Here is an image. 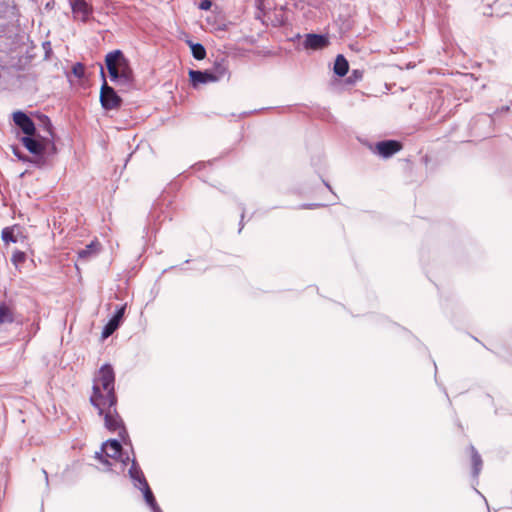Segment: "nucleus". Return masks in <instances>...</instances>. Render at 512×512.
I'll return each mask as SVG.
<instances>
[{
    "mask_svg": "<svg viewBox=\"0 0 512 512\" xmlns=\"http://www.w3.org/2000/svg\"><path fill=\"white\" fill-rule=\"evenodd\" d=\"M91 404L102 414L106 406H114L117 402L115 395V374L111 365L100 367L93 379Z\"/></svg>",
    "mask_w": 512,
    "mask_h": 512,
    "instance_id": "1",
    "label": "nucleus"
},
{
    "mask_svg": "<svg viewBox=\"0 0 512 512\" xmlns=\"http://www.w3.org/2000/svg\"><path fill=\"white\" fill-rule=\"evenodd\" d=\"M110 80L116 85L129 88L134 80L129 61L120 50L109 52L105 57Z\"/></svg>",
    "mask_w": 512,
    "mask_h": 512,
    "instance_id": "2",
    "label": "nucleus"
},
{
    "mask_svg": "<svg viewBox=\"0 0 512 512\" xmlns=\"http://www.w3.org/2000/svg\"><path fill=\"white\" fill-rule=\"evenodd\" d=\"M21 142L30 153L37 156L35 163L38 166H43L47 163L45 156L48 157L56 154V146L50 138L25 136L21 139Z\"/></svg>",
    "mask_w": 512,
    "mask_h": 512,
    "instance_id": "3",
    "label": "nucleus"
},
{
    "mask_svg": "<svg viewBox=\"0 0 512 512\" xmlns=\"http://www.w3.org/2000/svg\"><path fill=\"white\" fill-rule=\"evenodd\" d=\"M227 74V67L224 64H217L213 71L190 70L189 77L192 85L197 87L200 84L218 82Z\"/></svg>",
    "mask_w": 512,
    "mask_h": 512,
    "instance_id": "4",
    "label": "nucleus"
},
{
    "mask_svg": "<svg viewBox=\"0 0 512 512\" xmlns=\"http://www.w3.org/2000/svg\"><path fill=\"white\" fill-rule=\"evenodd\" d=\"M122 455V446L118 440H107L101 447V451L95 453V457L106 466V469H110L112 462L108 460L110 458L113 461H118Z\"/></svg>",
    "mask_w": 512,
    "mask_h": 512,
    "instance_id": "5",
    "label": "nucleus"
},
{
    "mask_svg": "<svg viewBox=\"0 0 512 512\" xmlns=\"http://www.w3.org/2000/svg\"><path fill=\"white\" fill-rule=\"evenodd\" d=\"M100 74L103 79V83H102V86L100 89L101 105L106 110L117 109L118 107H120L122 100L117 95L115 90L107 84L102 66H101Z\"/></svg>",
    "mask_w": 512,
    "mask_h": 512,
    "instance_id": "6",
    "label": "nucleus"
},
{
    "mask_svg": "<svg viewBox=\"0 0 512 512\" xmlns=\"http://www.w3.org/2000/svg\"><path fill=\"white\" fill-rule=\"evenodd\" d=\"M73 18L82 22H88L93 14V6L90 0H68Z\"/></svg>",
    "mask_w": 512,
    "mask_h": 512,
    "instance_id": "7",
    "label": "nucleus"
},
{
    "mask_svg": "<svg viewBox=\"0 0 512 512\" xmlns=\"http://www.w3.org/2000/svg\"><path fill=\"white\" fill-rule=\"evenodd\" d=\"M101 415H104L105 427L108 430H119V435L121 437H123V434H126L122 419L116 411V404L114 406H106L104 412Z\"/></svg>",
    "mask_w": 512,
    "mask_h": 512,
    "instance_id": "8",
    "label": "nucleus"
},
{
    "mask_svg": "<svg viewBox=\"0 0 512 512\" xmlns=\"http://www.w3.org/2000/svg\"><path fill=\"white\" fill-rule=\"evenodd\" d=\"M13 121L26 136H33L35 134V124L24 112H14Z\"/></svg>",
    "mask_w": 512,
    "mask_h": 512,
    "instance_id": "9",
    "label": "nucleus"
},
{
    "mask_svg": "<svg viewBox=\"0 0 512 512\" xmlns=\"http://www.w3.org/2000/svg\"><path fill=\"white\" fill-rule=\"evenodd\" d=\"M401 149L399 142L395 140L380 141L375 146V151L383 158H389Z\"/></svg>",
    "mask_w": 512,
    "mask_h": 512,
    "instance_id": "10",
    "label": "nucleus"
},
{
    "mask_svg": "<svg viewBox=\"0 0 512 512\" xmlns=\"http://www.w3.org/2000/svg\"><path fill=\"white\" fill-rule=\"evenodd\" d=\"M125 308H126V305H123L116 310L113 317L104 326L103 331H102V338H104V339L108 338L110 335H112L114 333L115 330H117V328L119 327V325L122 321V318L124 316Z\"/></svg>",
    "mask_w": 512,
    "mask_h": 512,
    "instance_id": "11",
    "label": "nucleus"
},
{
    "mask_svg": "<svg viewBox=\"0 0 512 512\" xmlns=\"http://www.w3.org/2000/svg\"><path fill=\"white\" fill-rule=\"evenodd\" d=\"M329 40L324 35L307 34L304 41V48L310 50H320L327 47Z\"/></svg>",
    "mask_w": 512,
    "mask_h": 512,
    "instance_id": "12",
    "label": "nucleus"
},
{
    "mask_svg": "<svg viewBox=\"0 0 512 512\" xmlns=\"http://www.w3.org/2000/svg\"><path fill=\"white\" fill-rule=\"evenodd\" d=\"M128 474L136 488L147 482L140 466L138 465L134 458L132 459V463L128 470Z\"/></svg>",
    "mask_w": 512,
    "mask_h": 512,
    "instance_id": "13",
    "label": "nucleus"
},
{
    "mask_svg": "<svg viewBox=\"0 0 512 512\" xmlns=\"http://www.w3.org/2000/svg\"><path fill=\"white\" fill-rule=\"evenodd\" d=\"M138 489H140L143 492L145 502L150 507L152 512H162L147 482L139 486Z\"/></svg>",
    "mask_w": 512,
    "mask_h": 512,
    "instance_id": "14",
    "label": "nucleus"
},
{
    "mask_svg": "<svg viewBox=\"0 0 512 512\" xmlns=\"http://www.w3.org/2000/svg\"><path fill=\"white\" fill-rule=\"evenodd\" d=\"M348 70L349 64L346 58L341 54L337 55L333 67L334 73L339 77H343L347 74Z\"/></svg>",
    "mask_w": 512,
    "mask_h": 512,
    "instance_id": "15",
    "label": "nucleus"
},
{
    "mask_svg": "<svg viewBox=\"0 0 512 512\" xmlns=\"http://www.w3.org/2000/svg\"><path fill=\"white\" fill-rule=\"evenodd\" d=\"M98 252H99V243L91 242L85 248L78 251V257L80 259L86 260V259L96 256Z\"/></svg>",
    "mask_w": 512,
    "mask_h": 512,
    "instance_id": "16",
    "label": "nucleus"
},
{
    "mask_svg": "<svg viewBox=\"0 0 512 512\" xmlns=\"http://www.w3.org/2000/svg\"><path fill=\"white\" fill-rule=\"evenodd\" d=\"M470 449H471V457H472V465H473V476L477 477L482 468V459H481V456L478 454V452L475 450V448L473 446H471Z\"/></svg>",
    "mask_w": 512,
    "mask_h": 512,
    "instance_id": "17",
    "label": "nucleus"
},
{
    "mask_svg": "<svg viewBox=\"0 0 512 512\" xmlns=\"http://www.w3.org/2000/svg\"><path fill=\"white\" fill-rule=\"evenodd\" d=\"M192 55L197 60H202L206 56V50L200 43L191 44Z\"/></svg>",
    "mask_w": 512,
    "mask_h": 512,
    "instance_id": "18",
    "label": "nucleus"
},
{
    "mask_svg": "<svg viewBox=\"0 0 512 512\" xmlns=\"http://www.w3.org/2000/svg\"><path fill=\"white\" fill-rule=\"evenodd\" d=\"M13 321L12 312L5 305H0V325L4 323H11Z\"/></svg>",
    "mask_w": 512,
    "mask_h": 512,
    "instance_id": "19",
    "label": "nucleus"
},
{
    "mask_svg": "<svg viewBox=\"0 0 512 512\" xmlns=\"http://www.w3.org/2000/svg\"><path fill=\"white\" fill-rule=\"evenodd\" d=\"M2 240L6 243L13 242L15 243L17 240L14 237L13 231L9 228H4L1 233Z\"/></svg>",
    "mask_w": 512,
    "mask_h": 512,
    "instance_id": "20",
    "label": "nucleus"
},
{
    "mask_svg": "<svg viewBox=\"0 0 512 512\" xmlns=\"http://www.w3.org/2000/svg\"><path fill=\"white\" fill-rule=\"evenodd\" d=\"M73 74L78 77V78H82L84 76V72H85V67L83 64L81 63H76L74 66H73Z\"/></svg>",
    "mask_w": 512,
    "mask_h": 512,
    "instance_id": "21",
    "label": "nucleus"
},
{
    "mask_svg": "<svg viewBox=\"0 0 512 512\" xmlns=\"http://www.w3.org/2000/svg\"><path fill=\"white\" fill-rule=\"evenodd\" d=\"M363 77V72L360 70H353L351 75L348 77L349 83H355L359 80H361Z\"/></svg>",
    "mask_w": 512,
    "mask_h": 512,
    "instance_id": "22",
    "label": "nucleus"
},
{
    "mask_svg": "<svg viewBox=\"0 0 512 512\" xmlns=\"http://www.w3.org/2000/svg\"><path fill=\"white\" fill-rule=\"evenodd\" d=\"M14 263L23 262L25 260V254L23 252H16L12 256Z\"/></svg>",
    "mask_w": 512,
    "mask_h": 512,
    "instance_id": "23",
    "label": "nucleus"
},
{
    "mask_svg": "<svg viewBox=\"0 0 512 512\" xmlns=\"http://www.w3.org/2000/svg\"><path fill=\"white\" fill-rule=\"evenodd\" d=\"M212 6V2L210 0H202L199 4V8L201 10H209Z\"/></svg>",
    "mask_w": 512,
    "mask_h": 512,
    "instance_id": "24",
    "label": "nucleus"
},
{
    "mask_svg": "<svg viewBox=\"0 0 512 512\" xmlns=\"http://www.w3.org/2000/svg\"><path fill=\"white\" fill-rule=\"evenodd\" d=\"M120 461H121L123 466H126L127 463L130 461V458H129V456H127L125 459H121Z\"/></svg>",
    "mask_w": 512,
    "mask_h": 512,
    "instance_id": "25",
    "label": "nucleus"
},
{
    "mask_svg": "<svg viewBox=\"0 0 512 512\" xmlns=\"http://www.w3.org/2000/svg\"><path fill=\"white\" fill-rule=\"evenodd\" d=\"M316 206H317L316 204H306V205H303V208H313Z\"/></svg>",
    "mask_w": 512,
    "mask_h": 512,
    "instance_id": "26",
    "label": "nucleus"
},
{
    "mask_svg": "<svg viewBox=\"0 0 512 512\" xmlns=\"http://www.w3.org/2000/svg\"><path fill=\"white\" fill-rule=\"evenodd\" d=\"M47 132L51 135V123L48 121V130Z\"/></svg>",
    "mask_w": 512,
    "mask_h": 512,
    "instance_id": "27",
    "label": "nucleus"
}]
</instances>
